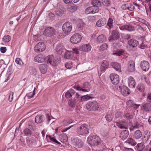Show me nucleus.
I'll list each match as a JSON object with an SVG mask.
<instances>
[{
    "label": "nucleus",
    "instance_id": "nucleus-31",
    "mask_svg": "<svg viewBox=\"0 0 151 151\" xmlns=\"http://www.w3.org/2000/svg\"><path fill=\"white\" fill-rule=\"evenodd\" d=\"M145 146L143 143H138L137 145L135 147V148L136 150L138 151H142L144 149Z\"/></svg>",
    "mask_w": 151,
    "mask_h": 151
},
{
    "label": "nucleus",
    "instance_id": "nucleus-64",
    "mask_svg": "<svg viewBox=\"0 0 151 151\" xmlns=\"http://www.w3.org/2000/svg\"><path fill=\"white\" fill-rule=\"evenodd\" d=\"M73 51H72L73 52V54L74 53H75L76 54H79V51L76 48H73Z\"/></svg>",
    "mask_w": 151,
    "mask_h": 151
},
{
    "label": "nucleus",
    "instance_id": "nucleus-46",
    "mask_svg": "<svg viewBox=\"0 0 151 151\" xmlns=\"http://www.w3.org/2000/svg\"><path fill=\"white\" fill-rule=\"evenodd\" d=\"M11 37L10 36L8 35H5L2 38V39L5 42H7L10 41L11 40Z\"/></svg>",
    "mask_w": 151,
    "mask_h": 151
},
{
    "label": "nucleus",
    "instance_id": "nucleus-62",
    "mask_svg": "<svg viewBox=\"0 0 151 151\" xmlns=\"http://www.w3.org/2000/svg\"><path fill=\"white\" fill-rule=\"evenodd\" d=\"M116 125L118 127H119L122 129L123 128L122 122H116Z\"/></svg>",
    "mask_w": 151,
    "mask_h": 151
},
{
    "label": "nucleus",
    "instance_id": "nucleus-12",
    "mask_svg": "<svg viewBox=\"0 0 151 151\" xmlns=\"http://www.w3.org/2000/svg\"><path fill=\"white\" fill-rule=\"evenodd\" d=\"M135 69L134 62L133 60L129 61L128 68L127 70V72L128 73H132L134 71Z\"/></svg>",
    "mask_w": 151,
    "mask_h": 151
},
{
    "label": "nucleus",
    "instance_id": "nucleus-9",
    "mask_svg": "<svg viewBox=\"0 0 151 151\" xmlns=\"http://www.w3.org/2000/svg\"><path fill=\"white\" fill-rule=\"evenodd\" d=\"M141 110L145 112H150L151 111V103L147 102L144 104L141 107Z\"/></svg>",
    "mask_w": 151,
    "mask_h": 151
},
{
    "label": "nucleus",
    "instance_id": "nucleus-8",
    "mask_svg": "<svg viewBox=\"0 0 151 151\" xmlns=\"http://www.w3.org/2000/svg\"><path fill=\"white\" fill-rule=\"evenodd\" d=\"M140 66L143 71H147L148 70L149 68L150 64L147 61L143 60L141 62Z\"/></svg>",
    "mask_w": 151,
    "mask_h": 151
},
{
    "label": "nucleus",
    "instance_id": "nucleus-40",
    "mask_svg": "<svg viewBox=\"0 0 151 151\" xmlns=\"http://www.w3.org/2000/svg\"><path fill=\"white\" fill-rule=\"evenodd\" d=\"M124 143H127L132 145L134 146L136 145V143L135 141L132 138H130L127 141L124 142Z\"/></svg>",
    "mask_w": 151,
    "mask_h": 151
},
{
    "label": "nucleus",
    "instance_id": "nucleus-19",
    "mask_svg": "<svg viewBox=\"0 0 151 151\" xmlns=\"http://www.w3.org/2000/svg\"><path fill=\"white\" fill-rule=\"evenodd\" d=\"M134 7L129 2L125 4H123V10L128 9L130 11H132L134 9Z\"/></svg>",
    "mask_w": 151,
    "mask_h": 151
},
{
    "label": "nucleus",
    "instance_id": "nucleus-29",
    "mask_svg": "<svg viewBox=\"0 0 151 151\" xmlns=\"http://www.w3.org/2000/svg\"><path fill=\"white\" fill-rule=\"evenodd\" d=\"M126 29L129 31H134L135 30L134 27L128 24L123 25V30Z\"/></svg>",
    "mask_w": 151,
    "mask_h": 151
},
{
    "label": "nucleus",
    "instance_id": "nucleus-52",
    "mask_svg": "<svg viewBox=\"0 0 151 151\" xmlns=\"http://www.w3.org/2000/svg\"><path fill=\"white\" fill-rule=\"evenodd\" d=\"M92 9H92L91 8V6L89 7L88 8H87L86 10H85V13L86 14H88L91 13H92Z\"/></svg>",
    "mask_w": 151,
    "mask_h": 151
},
{
    "label": "nucleus",
    "instance_id": "nucleus-48",
    "mask_svg": "<svg viewBox=\"0 0 151 151\" xmlns=\"http://www.w3.org/2000/svg\"><path fill=\"white\" fill-rule=\"evenodd\" d=\"M64 12V11L63 10L58 9L56 11V14L58 16H60L63 14Z\"/></svg>",
    "mask_w": 151,
    "mask_h": 151
},
{
    "label": "nucleus",
    "instance_id": "nucleus-38",
    "mask_svg": "<svg viewBox=\"0 0 151 151\" xmlns=\"http://www.w3.org/2000/svg\"><path fill=\"white\" fill-rule=\"evenodd\" d=\"M127 128V127L123 126V138L124 139L127 138L129 135V131L126 129Z\"/></svg>",
    "mask_w": 151,
    "mask_h": 151
},
{
    "label": "nucleus",
    "instance_id": "nucleus-47",
    "mask_svg": "<svg viewBox=\"0 0 151 151\" xmlns=\"http://www.w3.org/2000/svg\"><path fill=\"white\" fill-rule=\"evenodd\" d=\"M73 88L75 89L78 91H83L86 92L88 91V90L86 89L82 88L81 87L79 86H74Z\"/></svg>",
    "mask_w": 151,
    "mask_h": 151
},
{
    "label": "nucleus",
    "instance_id": "nucleus-50",
    "mask_svg": "<svg viewBox=\"0 0 151 151\" xmlns=\"http://www.w3.org/2000/svg\"><path fill=\"white\" fill-rule=\"evenodd\" d=\"M123 54V51L122 50H117L115 52L113 53L112 55L120 56Z\"/></svg>",
    "mask_w": 151,
    "mask_h": 151
},
{
    "label": "nucleus",
    "instance_id": "nucleus-16",
    "mask_svg": "<svg viewBox=\"0 0 151 151\" xmlns=\"http://www.w3.org/2000/svg\"><path fill=\"white\" fill-rule=\"evenodd\" d=\"M76 92L73 89H70L68 90L65 94V97L66 98L69 99L71 97L74 95Z\"/></svg>",
    "mask_w": 151,
    "mask_h": 151
},
{
    "label": "nucleus",
    "instance_id": "nucleus-44",
    "mask_svg": "<svg viewBox=\"0 0 151 151\" xmlns=\"http://www.w3.org/2000/svg\"><path fill=\"white\" fill-rule=\"evenodd\" d=\"M144 134H145L144 138H146L145 140L147 141L149 138L150 134L148 131L146 130L144 132Z\"/></svg>",
    "mask_w": 151,
    "mask_h": 151
},
{
    "label": "nucleus",
    "instance_id": "nucleus-3",
    "mask_svg": "<svg viewBox=\"0 0 151 151\" xmlns=\"http://www.w3.org/2000/svg\"><path fill=\"white\" fill-rule=\"evenodd\" d=\"M47 63L55 66L60 63L61 59L60 58L58 57L57 58L55 57L54 58L52 55H48L47 57Z\"/></svg>",
    "mask_w": 151,
    "mask_h": 151
},
{
    "label": "nucleus",
    "instance_id": "nucleus-23",
    "mask_svg": "<svg viewBox=\"0 0 151 151\" xmlns=\"http://www.w3.org/2000/svg\"><path fill=\"white\" fill-rule=\"evenodd\" d=\"M106 20L105 19L101 18L99 19L96 22V25L98 27L104 26L106 23Z\"/></svg>",
    "mask_w": 151,
    "mask_h": 151
},
{
    "label": "nucleus",
    "instance_id": "nucleus-53",
    "mask_svg": "<svg viewBox=\"0 0 151 151\" xmlns=\"http://www.w3.org/2000/svg\"><path fill=\"white\" fill-rule=\"evenodd\" d=\"M133 101L131 100H129L127 101L126 104L127 106L131 107L132 105L134 104Z\"/></svg>",
    "mask_w": 151,
    "mask_h": 151
},
{
    "label": "nucleus",
    "instance_id": "nucleus-57",
    "mask_svg": "<svg viewBox=\"0 0 151 151\" xmlns=\"http://www.w3.org/2000/svg\"><path fill=\"white\" fill-rule=\"evenodd\" d=\"M72 64L73 63H66L65 64V66L68 69H70L72 67Z\"/></svg>",
    "mask_w": 151,
    "mask_h": 151
},
{
    "label": "nucleus",
    "instance_id": "nucleus-54",
    "mask_svg": "<svg viewBox=\"0 0 151 151\" xmlns=\"http://www.w3.org/2000/svg\"><path fill=\"white\" fill-rule=\"evenodd\" d=\"M147 99L148 102L151 103V93L150 92L148 93Z\"/></svg>",
    "mask_w": 151,
    "mask_h": 151
},
{
    "label": "nucleus",
    "instance_id": "nucleus-4",
    "mask_svg": "<svg viewBox=\"0 0 151 151\" xmlns=\"http://www.w3.org/2000/svg\"><path fill=\"white\" fill-rule=\"evenodd\" d=\"M86 106L88 110L95 111L98 110L99 107V105L96 101H90L87 103Z\"/></svg>",
    "mask_w": 151,
    "mask_h": 151
},
{
    "label": "nucleus",
    "instance_id": "nucleus-5",
    "mask_svg": "<svg viewBox=\"0 0 151 151\" xmlns=\"http://www.w3.org/2000/svg\"><path fill=\"white\" fill-rule=\"evenodd\" d=\"M46 48L44 43L40 42L37 43L34 47V50L37 52H40L44 51Z\"/></svg>",
    "mask_w": 151,
    "mask_h": 151
},
{
    "label": "nucleus",
    "instance_id": "nucleus-45",
    "mask_svg": "<svg viewBox=\"0 0 151 151\" xmlns=\"http://www.w3.org/2000/svg\"><path fill=\"white\" fill-rule=\"evenodd\" d=\"M108 45L106 43H104L100 46L99 50L101 51H103L106 50L108 48Z\"/></svg>",
    "mask_w": 151,
    "mask_h": 151
},
{
    "label": "nucleus",
    "instance_id": "nucleus-14",
    "mask_svg": "<svg viewBox=\"0 0 151 151\" xmlns=\"http://www.w3.org/2000/svg\"><path fill=\"white\" fill-rule=\"evenodd\" d=\"M128 84L129 86L131 88H134L136 85V82L133 77H129L128 79Z\"/></svg>",
    "mask_w": 151,
    "mask_h": 151
},
{
    "label": "nucleus",
    "instance_id": "nucleus-17",
    "mask_svg": "<svg viewBox=\"0 0 151 151\" xmlns=\"http://www.w3.org/2000/svg\"><path fill=\"white\" fill-rule=\"evenodd\" d=\"M35 120L36 123H41L44 121L45 117L42 115H39L36 116Z\"/></svg>",
    "mask_w": 151,
    "mask_h": 151
},
{
    "label": "nucleus",
    "instance_id": "nucleus-18",
    "mask_svg": "<svg viewBox=\"0 0 151 151\" xmlns=\"http://www.w3.org/2000/svg\"><path fill=\"white\" fill-rule=\"evenodd\" d=\"M91 46L90 44H86L80 47V49L83 51L88 52L91 50Z\"/></svg>",
    "mask_w": 151,
    "mask_h": 151
},
{
    "label": "nucleus",
    "instance_id": "nucleus-28",
    "mask_svg": "<svg viewBox=\"0 0 151 151\" xmlns=\"http://www.w3.org/2000/svg\"><path fill=\"white\" fill-rule=\"evenodd\" d=\"M106 40V38L105 36L103 35H101L98 37L97 41L99 43H101L104 42Z\"/></svg>",
    "mask_w": 151,
    "mask_h": 151
},
{
    "label": "nucleus",
    "instance_id": "nucleus-32",
    "mask_svg": "<svg viewBox=\"0 0 151 151\" xmlns=\"http://www.w3.org/2000/svg\"><path fill=\"white\" fill-rule=\"evenodd\" d=\"M142 134V133L140 130H137L134 133V137L136 139H139L141 137Z\"/></svg>",
    "mask_w": 151,
    "mask_h": 151
},
{
    "label": "nucleus",
    "instance_id": "nucleus-10",
    "mask_svg": "<svg viewBox=\"0 0 151 151\" xmlns=\"http://www.w3.org/2000/svg\"><path fill=\"white\" fill-rule=\"evenodd\" d=\"M110 78L112 83L114 85H117L119 82L118 75L116 74H111L110 75Z\"/></svg>",
    "mask_w": 151,
    "mask_h": 151
},
{
    "label": "nucleus",
    "instance_id": "nucleus-20",
    "mask_svg": "<svg viewBox=\"0 0 151 151\" xmlns=\"http://www.w3.org/2000/svg\"><path fill=\"white\" fill-rule=\"evenodd\" d=\"M139 42L136 40L132 39L128 41V43L130 47L132 46V47H134L138 45Z\"/></svg>",
    "mask_w": 151,
    "mask_h": 151
},
{
    "label": "nucleus",
    "instance_id": "nucleus-35",
    "mask_svg": "<svg viewBox=\"0 0 151 151\" xmlns=\"http://www.w3.org/2000/svg\"><path fill=\"white\" fill-rule=\"evenodd\" d=\"M137 88L139 91L141 92H143L145 90L144 85L142 83L139 84L137 86Z\"/></svg>",
    "mask_w": 151,
    "mask_h": 151
},
{
    "label": "nucleus",
    "instance_id": "nucleus-56",
    "mask_svg": "<svg viewBox=\"0 0 151 151\" xmlns=\"http://www.w3.org/2000/svg\"><path fill=\"white\" fill-rule=\"evenodd\" d=\"M102 4L105 6H108L110 4V2L108 0H103Z\"/></svg>",
    "mask_w": 151,
    "mask_h": 151
},
{
    "label": "nucleus",
    "instance_id": "nucleus-42",
    "mask_svg": "<svg viewBox=\"0 0 151 151\" xmlns=\"http://www.w3.org/2000/svg\"><path fill=\"white\" fill-rule=\"evenodd\" d=\"M98 6L93 5L91 6L92 10V13L94 14L98 12L99 11V8Z\"/></svg>",
    "mask_w": 151,
    "mask_h": 151
},
{
    "label": "nucleus",
    "instance_id": "nucleus-13",
    "mask_svg": "<svg viewBox=\"0 0 151 151\" xmlns=\"http://www.w3.org/2000/svg\"><path fill=\"white\" fill-rule=\"evenodd\" d=\"M112 35L109 38V41L117 40L119 37V33L117 30H114L112 32Z\"/></svg>",
    "mask_w": 151,
    "mask_h": 151
},
{
    "label": "nucleus",
    "instance_id": "nucleus-41",
    "mask_svg": "<svg viewBox=\"0 0 151 151\" xmlns=\"http://www.w3.org/2000/svg\"><path fill=\"white\" fill-rule=\"evenodd\" d=\"M73 121L71 119H68L64 120L63 122V124L65 126H67L69 124L72 123Z\"/></svg>",
    "mask_w": 151,
    "mask_h": 151
},
{
    "label": "nucleus",
    "instance_id": "nucleus-58",
    "mask_svg": "<svg viewBox=\"0 0 151 151\" xmlns=\"http://www.w3.org/2000/svg\"><path fill=\"white\" fill-rule=\"evenodd\" d=\"M85 25V23L82 21H80L78 24V27L80 28H83Z\"/></svg>",
    "mask_w": 151,
    "mask_h": 151
},
{
    "label": "nucleus",
    "instance_id": "nucleus-25",
    "mask_svg": "<svg viewBox=\"0 0 151 151\" xmlns=\"http://www.w3.org/2000/svg\"><path fill=\"white\" fill-rule=\"evenodd\" d=\"M33 126L32 124L31 125L29 124V128H26L24 130V134L26 136L30 135L32 132L29 129H33Z\"/></svg>",
    "mask_w": 151,
    "mask_h": 151
},
{
    "label": "nucleus",
    "instance_id": "nucleus-27",
    "mask_svg": "<svg viewBox=\"0 0 151 151\" xmlns=\"http://www.w3.org/2000/svg\"><path fill=\"white\" fill-rule=\"evenodd\" d=\"M139 42L141 43L139 45V47L142 49H144L146 47V45L144 43L145 38L144 37H141L139 39Z\"/></svg>",
    "mask_w": 151,
    "mask_h": 151
},
{
    "label": "nucleus",
    "instance_id": "nucleus-24",
    "mask_svg": "<svg viewBox=\"0 0 151 151\" xmlns=\"http://www.w3.org/2000/svg\"><path fill=\"white\" fill-rule=\"evenodd\" d=\"M39 69L41 73L45 74L47 70V65L45 64H40L39 66Z\"/></svg>",
    "mask_w": 151,
    "mask_h": 151
},
{
    "label": "nucleus",
    "instance_id": "nucleus-15",
    "mask_svg": "<svg viewBox=\"0 0 151 151\" xmlns=\"http://www.w3.org/2000/svg\"><path fill=\"white\" fill-rule=\"evenodd\" d=\"M34 59L36 62L41 63L45 61V58L44 56L41 55H39L35 57Z\"/></svg>",
    "mask_w": 151,
    "mask_h": 151
},
{
    "label": "nucleus",
    "instance_id": "nucleus-39",
    "mask_svg": "<svg viewBox=\"0 0 151 151\" xmlns=\"http://www.w3.org/2000/svg\"><path fill=\"white\" fill-rule=\"evenodd\" d=\"M92 4L93 5L100 6L101 5V3L100 1L99 0H92Z\"/></svg>",
    "mask_w": 151,
    "mask_h": 151
},
{
    "label": "nucleus",
    "instance_id": "nucleus-51",
    "mask_svg": "<svg viewBox=\"0 0 151 151\" xmlns=\"http://www.w3.org/2000/svg\"><path fill=\"white\" fill-rule=\"evenodd\" d=\"M15 62L17 64L20 65H22L24 64V63L22 62V60L20 58H17L15 60Z\"/></svg>",
    "mask_w": 151,
    "mask_h": 151
},
{
    "label": "nucleus",
    "instance_id": "nucleus-37",
    "mask_svg": "<svg viewBox=\"0 0 151 151\" xmlns=\"http://www.w3.org/2000/svg\"><path fill=\"white\" fill-rule=\"evenodd\" d=\"M93 98V97H91L88 95L82 96L81 97V101H86L90 99H92Z\"/></svg>",
    "mask_w": 151,
    "mask_h": 151
},
{
    "label": "nucleus",
    "instance_id": "nucleus-21",
    "mask_svg": "<svg viewBox=\"0 0 151 151\" xmlns=\"http://www.w3.org/2000/svg\"><path fill=\"white\" fill-rule=\"evenodd\" d=\"M111 65L116 71L119 72L121 71V66L119 63L115 62H112L111 63Z\"/></svg>",
    "mask_w": 151,
    "mask_h": 151
},
{
    "label": "nucleus",
    "instance_id": "nucleus-22",
    "mask_svg": "<svg viewBox=\"0 0 151 151\" xmlns=\"http://www.w3.org/2000/svg\"><path fill=\"white\" fill-rule=\"evenodd\" d=\"M78 101L76 100V98L74 99H71L68 101V104L69 106L71 108H74L75 107L76 104L77 103Z\"/></svg>",
    "mask_w": 151,
    "mask_h": 151
},
{
    "label": "nucleus",
    "instance_id": "nucleus-11",
    "mask_svg": "<svg viewBox=\"0 0 151 151\" xmlns=\"http://www.w3.org/2000/svg\"><path fill=\"white\" fill-rule=\"evenodd\" d=\"M44 33L46 35L50 37L55 34V31L52 27H48L45 29Z\"/></svg>",
    "mask_w": 151,
    "mask_h": 151
},
{
    "label": "nucleus",
    "instance_id": "nucleus-43",
    "mask_svg": "<svg viewBox=\"0 0 151 151\" xmlns=\"http://www.w3.org/2000/svg\"><path fill=\"white\" fill-rule=\"evenodd\" d=\"M113 116L111 113H109L106 115L105 118L107 121L108 122L111 121L113 119Z\"/></svg>",
    "mask_w": 151,
    "mask_h": 151
},
{
    "label": "nucleus",
    "instance_id": "nucleus-30",
    "mask_svg": "<svg viewBox=\"0 0 151 151\" xmlns=\"http://www.w3.org/2000/svg\"><path fill=\"white\" fill-rule=\"evenodd\" d=\"M131 91L128 88L123 86V96H127L130 94Z\"/></svg>",
    "mask_w": 151,
    "mask_h": 151
},
{
    "label": "nucleus",
    "instance_id": "nucleus-63",
    "mask_svg": "<svg viewBox=\"0 0 151 151\" xmlns=\"http://www.w3.org/2000/svg\"><path fill=\"white\" fill-rule=\"evenodd\" d=\"M88 19L89 21L93 22L96 20V17L94 16H91L89 17Z\"/></svg>",
    "mask_w": 151,
    "mask_h": 151
},
{
    "label": "nucleus",
    "instance_id": "nucleus-2",
    "mask_svg": "<svg viewBox=\"0 0 151 151\" xmlns=\"http://www.w3.org/2000/svg\"><path fill=\"white\" fill-rule=\"evenodd\" d=\"M89 126L87 124L81 125L77 129V133L79 135H86L89 133Z\"/></svg>",
    "mask_w": 151,
    "mask_h": 151
},
{
    "label": "nucleus",
    "instance_id": "nucleus-26",
    "mask_svg": "<svg viewBox=\"0 0 151 151\" xmlns=\"http://www.w3.org/2000/svg\"><path fill=\"white\" fill-rule=\"evenodd\" d=\"M73 52L71 51H68L65 54L64 57L66 59H71L73 58Z\"/></svg>",
    "mask_w": 151,
    "mask_h": 151
},
{
    "label": "nucleus",
    "instance_id": "nucleus-6",
    "mask_svg": "<svg viewBox=\"0 0 151 151\" xmlns=\"http://www.w3.org/2000/svg\"><path fill=\"white\" fill-rule=\"evenodd\" d=\"M72 28V24L70 22H65L62 27L63 30L65 33L70 32L71 31Z\"/></svg>",
    "mask_w": 151,
    "mask_h": 151
},
{
    "label": "nucleus",
    "instance_id": "nucleus-7",
    "mask_svg": "<svg viewBox=\"0 0 151 151\" xmlns=\"http://www.w3.org/2000/svg\"><path fill=\"white\" fill-rule=\"evenodd\" d=\"M82 37L79 34L76 33L73 35L70 38V41L73 44H76L79 43L81 41Z\"/></svg>",
    "mask_w": 151,
    "mask_h": 151
},
{
    "label": "nucleus",
    "instance_id": "nucleus-61",
    "mask_svg": "<svg viewBox=\"0 0 151 151\" xmlns=\"http://www.w3.org/2000/svg\"><path fill=\"white\" fill-rule=\"evenodd\" d=\"M140 106V104L134 103L133 105H132V106L131 107H132L134 109L136 110Z\"/></svg>",
    "mask_w": 151,
    "mask_h": 151
},
{
    "label": "nucleus",
    "instance_id": "nucleus-33",
    "mask_svg": "<svg viewBox=\"0 0 151 151\" xmlns=\"http://www.w3.org/2000/svg\"><path fill=\"white\" fill-rule=\"evenodd\" d=\"M109 65V63L106 60H103L101 64V70L104 71V70L108 67Z\"/></svg>",
    "mask_w": 151,
    "mask_h": 151
},
{
    "label": "nucleus",
    "instance_id": "nucleus-59",
    "mask_svg": "<svg viewBox=\"0 0 151 151\" xmlns=\"http://www.w3.org/2000/svg\"><path fill=\"white\" fill-rule=\"evenodd\" d=\"M14 92H11L10 93V94L9 96V100L10 102H11L12 101V99L13 98V95Z\"/></svg>",
    "mask_w": 151,
    "mask_h": 151
},
{
    "label": "nucleus",
    "instance_id": "nucleus-60",
    "mask_svg": "<svg viewBox=\"0 0 151 151\" xmlns=\"http://www.w3.org/2000/svg\"><path fill=\"white\" fill-rule=\"evenodd\" d=\"M50 140L53 142L56 143L58 144H60V143L54 137H51L50 136L49 137Z\"/></svg>",
    "mask_w": 151,
    "mask_h": 151
},
{
    "label": "nucleus",
    "instance_id": "nucleus-1",
    "mask_svg": "<svg viewBox=\"0 0 151 151\" xmlns=\"http://www.w3.org/2000/svg\"><path fill=\"white\" fill-rule=\"evenodd\" d=\"M87 141L89 144L95 146L101 144V141L98 136L93 135L88 137L87 138Z\"/></svg>",
    "mask_w": 151,
    "mask_h": 151
},
{
    "label": "nucleus",
    "instance_id": "nucleus-55",
    "mask_svg": "<svg viewBox=\"0 0 151 151\" xmlns=\"http://www.w3.org/2000/svg\"><path fill=\"white\" fill-rule=\"evenodd\" d=\"M35 94V90L33 92H31L27 94V96L29 98H32Z\"/></svg>",
    "mask_w": 151,
    "mask_h": 151
},
{
    "label": "nucleus",
    "instance_id": "nucleus-49",
    "mask_svg": "<svg viewBox=\"0 0 151 151\" xmlns=\"http://www.w3.org/2000/svg\"><path fill=\"white\" fill-rule=\"evenodd\" d=\"M107 25L110 28H111L113 26V20L110 18H109L108 20Z\"/></svg>",
    "mask_w": 151,
    "mask_h": 151
},
{
    "label": "nucleus",
    "instance_id": "nucleus-36",
    "mask_svg": "<svg viewBox=\"0 0 151 151\" xmlns=\"http://www.w3.org/2000/svg\"><path fill=\"white\" fill-rule=\"evenodd\" d=\"M56 51L59 55H61L63 52L62 47L59 45H58L55 48Z\"/></svg>",
    "mask_w": 151,
    "mask_h": 151
},
{
    "label": "nucleus",
    "instance_id": "nucleus-34",
    "mask_svg": "<svg viewBox=\"0 0 151 151\" xmlns=\"http://www.w3.org/2000/svg\"><path fill=\"white\" fill-rule=\"evenodd\" d=\"M76 147L78 148H81L83 146V143L81 140L77 139L75 143Z\"/></svg>",
    "mask_w": 151,
    "mask_h": 151
}]
</instances>
